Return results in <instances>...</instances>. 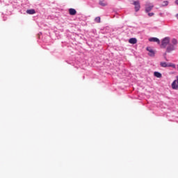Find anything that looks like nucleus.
I'll use <instances>...</instances> for the list:
<instances>
[{
  "mask_svg": "<svg viewBox=\"0 0 178 178\" xmlns=\"http://www.w3.org/2000/svg\"><path fill=\"white\" fill-rule=\"evenodd\" d=\"M156 42L157 44H159L161 48H166L168 45H169L170 42V37H165L164 38L161 43V41L159 39L156 38Z\"/></svg>",
  "mask_w": 178,
  "mask_h": 178,
  "instance_id": "1",
  "label": "nucleus"
},
{
  "mask_svg": "<svg viewBox=\"0 0 178 178\" xmlns=\"http://www.w3.org/2000/svg\"><path fill=\"white\" fill-rule=\"evenodd\" d=\"M160 66L161 67H172L173 69H176V65L172 63L161 62Z\"/></svg>",
  "mask_w": 178,
  "mask_h": 178,
  "instance_id": "2",
  "label": "nucleus"
},
{
  "mask_svg": "<svg viewBox=\"0 0 178 178\" xmlns=\"http://www.w3.org/2000/svg\"><path fill=\"white\" fill-rule=\"evenodd\" d=\"M173 51H176V47L173 44H170L166 48V52L168 54H170V52H173Z\"/></svg>",
  "mask_w": 178,
  "mask_h": 178,
  "instance_id": "3",
  "label": "nucleus"
},
{
  "mask_svg": "<svg viewBox=\"0 0 178 178\" xmlns=\"http://www.w3.org/2000/svg\"><path fill=\"white\" fill-rule=\"evenodd\" d=\"M176 79L177 80H175L171 84L172 90H178V76H176Z\"/></svg>",
  "mask_w": 178,
  "mask_h": 178,
  "instance_id": "4",
  "label": "nucleus"
},
{
  "mask_svg": "<svg viewBox=\"0 0 178 178\" xmlns=\"http://www.w3.org/2000/svg\"><path fill=\"white\" fill-rule=\"evenodd\" d=\"M158 5L159 8H163V6H168V5H169V1H161V0H158Z\"/></svg>",
  "mask_w": 178,
  "mask_h": 178,
  "instance_id": "5",
  "label": "nucleus"
},
{
  "mask_svg": "<svg viewBox=\"0 0 178 178\" xmlns=\"http://www.w3.org/2000/svg\"><path fill=\"white\" fill-rule=\"evenodd\" d=\"M134 5L135 6L136 12H138L140 10V2L139 1H134Z\"/></svg>",
  "mask_w": 178,
  "mask_h": 178,
  "instance_id": "6",
  "label": "nucleus"
},
{
  "mask_svg": "<svg viewBox=\"0 0 178 178\" xmlns=\"http://www.w3.org/2000/svg\"><path fill=\"white\" fill-rule=\"evenodd\" d=\"M147 51H149V56H155V51L151 47H147Z\"/></svg>",
  "mask_w": 178,
  "mask_h": 178,
  "instance_id": "7",
  "label": "nucleus"
},
{
  "mask_svg": "<svg viewBox=\"0 0 178 178\" xmlns=\"http://www.w3.org/2000/svg\"><path fill=\"white\" fill-rule=\"evenodd\" d=\"M77 13V11L74 8H70L69 9V14L71 16H74Z\"/></svg>",
  "mask_w": 178,
  "mask_h": 178,
  "instance_id": "8",
  "label": "nucleus"
},
{
  "mask_svg": "<svg viewBox=\"0 0 178 178\" xmlns=\"http://www.w3.org/2000/svg\"><path fill=\"white\" fill-rule=\"evenodd\" d=\"M129 44H137V39L136 38H132L129 40Z\"/></svg>",
  "mask_w": 178,
  "mask_h": 178,
  "instance_id": "9",
  "label": "nucleus"
},
{
  "mask_svg": "<svg viewBox=\"0 0 178 178\" xmlns=\"http://www.w3.org/2000/svg\"><path fill=\"white\" fill-rule=\"evenodd\" d=\"M171 42H172V45H174V47H176V45H177V44H178L177 39L172 38L171 40Z\"/></svg>",
  "mask_w": 178,
  "mask_h": 178,
  "instance_id": "10",
  "label": "nucleus"
},
{
  "mask_svg": "<svg viewBox=\"0 0 178 178\" xmlns=\"http://www.w3.org/2000/svg\"><path fill=\"white\" fill-rule=\"evenodd\" d=\"M26 13H28V15H34L35 14V10L34 9L27 10Z\"/></svg>",
  "mask_w": 178,
  "mask_h": 178,
  "instance_id": "11",
  "label": "nucleus"
},
{
  "mask_svg": "<svg viewBox=\"0 0 178 178\" xmlns=\"http://www.w3.org/2000/svg\"><path fill=\"white\" fill-rule=\"evenodd\" d=\"M152 8H154L152 6H149L146 7L145 11L147 13L151 12V10H152Z\"/></svg>",
  "mask_w": 178,
  "mask_h": 178,
  "instance_id": "12",
  "label": "nucleus"
},
{
  "mask_svg": "<svg viewBox=\"0 0 178 178\" xmlns=\"http://www.w3.org/2000/svg\"><path fill=\"white\" fill-rule=\"evenodd\" d=\"M99 5H101V6H106V3H105V1L104 0H99Z\"/></svg>",
  "mask_w": 178,
  "mask_h": 178,
  "instance_id": "13",
  "label": "nucleus"
},
{
  "mask_svg": "<svg viewBox=\"0 0 178 178\" xmlns=\"http://www.w3.org/2000/svg\"><path fill=\"white\" fill-rule=\"evenodd\" d=\"M149 41H150V42H156V38H150Z\"/></svg>",
  "mask_w": 178,
  "mask_h": 178,
  "instance_id": "14",
  "label": "nucleus"
},
{
  "mask_svg": "<svg viewBox=\"0 0 178 178\" xmlns=\"http://www.w3.org/2000/svg\"><path fill=\"white\" fill-rule=\"evenodd\" d=\"M95 21L96 22V23H101V17H97L95 19Z\"/></svg>",
  "mask_w": 178,
  "mask_h": 178,
  "instance_id": "15",
  "label": "nucleus"
},
{
  "mask_svg": "<svg viewBox=\"0 0 178 178\" xmlns=\"http://www.w3.org/2000/svg\"><path fill=\"white\" fill-rule=\"evenodd\" d=\"M156 77H157V79L162 78V74H161V72H156Z\"/></svg>",
  "mask_w": 178,
  "mask_h": 178,
  "instance_id": "16",
  "label": "nucleus"
},
{
  "mask_svg": "<svg viewBox=\"0 0 178 178\" xmlns=\"http://www.w3.org/2000/svg\"><path fill=\"white\" fill-rule=\"evenodd\" d=\"M148 16H149V17H151L154 16V13H149Z\"/></svg>",
  "mask_w": 178,
  "mask_h": 178,
  "instance_id": "17",
  "label": "nucleus"
},
{
  "mask_svg": "<svg viewBox=\"0 0 178 178\" xmlns=\"http://www.w3.org/2000/svg\"><path fill=\"white\" fill-rule=\"evenodd\" d=\"M154 76H155V77H156V72H154Z\"/></svg>",
  "mask_w": 178,
  "mask_h": 178,
  "instance_id": "18",
  "label": "nucleus"
},
{
  "mask_svg": "<svg viewBox=\"0 0 178 178\" xmlns=\"http://www.w3.org/2000/svg\"><path fill=\"white\" fill-rule=\"evenodd\" d=\"M175 17L178 19V13L175 15Z\"/></svg>",
  "mask_w": 178,
  "mask_h": 178,
  "instance_id": "19",
  "label": "nucleus"
},
{
  "mask_svg": "<svg viewBox=\"0 0 178 178\" xmlns=\"http://www.w3.org/2000/svg\"><path fill=\"white\" fill-rule=\"evenodd\" d=\"M38 38H40V33H39V34H38Z\"/></svg>",
  "mask_w": 178,
  "mask_h": 178,
  "instance_id": "20",
  "label": "nucleus"
}]
</instances>
